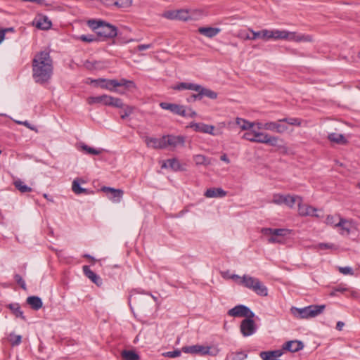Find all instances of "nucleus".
Segmentation results:
<instances>
[{
  "label": "nucleus",
  "mask_w": 360,
  "mask_h": 360,
  "mask_svg": "<svg viewBox=\"0 0 360 360\" xmlns=\"http://www.w3.org/2000/svg\"><path fill=\"white\" fill-rule=\"evenodd\" d=\"M238 283L252 290L258 295L267 296L268 295L267 288L258 278L255 277L244 275L241 277V281H239Z\"/></svg>",
  "instance_id": "nucleus-3"
},
{
  "label": "nucleus",
  "mask_w": 360,
  "mask_h": 360,
  "mask_svg": "<svg viewBox=\"0 0 360 360\" xmlns=\"http://www.w3.org/2000/svg\"><path fill=\"white\" fill-rule=\"evenodd\" d=\"M14 279L16 283L23 289L26 290V284L25 281L22 279L20 275L15 274Z\"/></svg>",
  "instance_id": "nucleus-54"
},
{
  "label": "nucleus",
  "mask_w": 360,
  "mask_h": 360,
  "mask_svg": "<svg viewBox=\"0 0 360 360\" xmlns=\"http://www.w3.org/2000/svg\"><path fill=\"white\" fill-rule=\"evenodd\" d=\"M339 271L344 275H353L354 271L349 266L339 267Z\"/></svg>",
  "instance_id": "nucleus-56"
},
{
  "label": "nucleus",
  "mask_w": 360,
  "mask_h": 360,
  "mask_svg": "<svg viewBox=\"0 0 360 360\" xmlns=\"http://www.w3.org/2000/svg\"><path fill=\"white\" fill-rule=\"evenodd\" d=\"M205 196L207 198H223L226 196V192L221 188H210L205 193Z\"/></svg>",
  "instance_id": "nucleus-26"
},
{
  "label": "nucleus",
  "mask_w": 360,
  "mask_h": 360,
  "mask_svg": "<svg viewBox=\"0 0 360 360\" xmlns=\"http://www.w3.org/2000/svg\"><path fill=\"white\" fill-rule=\"evenodd\" d=\"M298 206V213L300 216L306 217V216H312L316 217H319V215L316 214L317 210L307 204H303L302 201H300L297 203Z\"/></svg>",
  "instance_id": "nucleus-14"
},
{
  "label": "nucleus",
  "mask_w": 360,
  "mask_h": 360,
  "mask_svg": "<svg viewBox=\"0 0 360 360\" xmlns=\"http://www.w3.org/2000/svg\"><path fill=\"white\" fill-rule=\"evenodd\" d=\"M27 303L34 310H39L42 307V301L40 297L37 296H30L27 298Z\"/></svg>",
  "instance_id": "nucleus-30"
},
{
  "label": "nucleus",
  "mask_w": 360,
  "mask_h": 360,
  "mask_svg": "<svg viewBox=\"0 0 360 360\" xmlns=\"http://www.w3.org/2000/svg\"><path fill=\"white\" fill-rule=\"evenodd\" d=\"M53 60L49 51L37 53L32 60V77L35 82L44 84L53 75Z\"/></svg>",
  "instance_id": "nucleus-1"
},
{
  "label": "nucleus",
  "mask_w": 360,
  "mask_h": 360,
  "mask_svg": "<svg viewBox=\"0 0 360 360\" xmlns=\"http://www.w3.org/2000/svg\"><path fill=\"white\" fill-rule=\"evenodd\" d=\"M237 37L245 40H253L252 39V36H250L248 34L242 30L238 32Z\"/></svg>",
  "instance_id": "nucleus-59"
},
{
  "label": "nucleus",
  "mask_w": 360,
  "mask_h": 360,
  "mask_svg": "<svg viewBox=\"0 0 360 360\" xmlns=\"http://www.w3.org/2000/svg\"><path fill=\"white\" fill-rule=\"evenodd\" d=\"M236 123L242 130H248L255 126V122H250L240 117L236 118Z\"/></svg>",
  "instance_id": "nucleus-36"
},
{
  "label": "nucleus",
  "mask_w": 360,
  "mask_h": 360,
  "mask_svg": "<svg viewBox=\"0 0 360 360\" xmlns=\"http://www.w3.org/2000/svg\"><path fill=\"white\" fill-rule=\"evenodd\" d=\"M247 354L243 352H233L230 354L231 360H244Z\"/></svg>",
  "instance_id": "nucleus-46"
},
{
  "label": "nucleus",
  "mask_w": 360,
  "mask_h": 360,
  "mask_svg": "<svg viewBox=\"0 0 360 360\" xmlns=\"http://www.w3.org/2000/svg\"><path fill=\"white\" fill-rule=\"evenodd\" d=\"M22 340V337L20 335H15L11 333L8 337V341L13 346H17L20 344Z\"/></svg>",
  "instance_id": "nucleus-45"
},
{
  "label": "nucleus",
  "mask_w": 360,
  "mask_h": 360,
  "mask_svg": "<svg viewBox=\"0 0 360 360\" xmlns=\"http://www.w3.org/2000/svg\"><path fill=\"white\" fill-rule=\"evenodd\" d=\"M81 148L86 153L90 154V155H99L103 151V149H96V148H91L84 143L82 144Z\"/></svg>",
  "instance_id": "nucleus-42"
},
{
  "label": "nucleus",
  "mask_w": 360,
  "mask_h": 360,
  "mask_svg": "<svg viewBox=\"0 0 360 360\" xmlns=\"http://www.w3.org/2000/svg\"><path fill=\"white\" fill-rule=\"evenodd\" d=\"M103 21L102 20H89L87 22V24L90 28H91L96 33L98 31L101 24Z\"/></svg>",
  "instance_id": "nucleus-44"
},
{
  "label": "nucleus",
  "mask_w": 360,
  "mask_h": 360,
  "mask_svg": "<svg viewBox=\"0 0 360 360\" xmlns=\"http://www.w3.org/2000/svg\"><path fill=\"white\" fill-rule=\"evenodd\" d=\"M87 103L89 105L102 103L106 106H112L115 108H122L124 106V103L120 98L106 94L98 96H90L87 98Z\"/></svg>",
  "instance_id": "nucleus-5"
},
{
  "label": "nucleus",
  "mask_w": 360,
  "mask_h": 360,
  "mask_svg": "<svg viewBox=\"0 0 360 360\" xmlns=\"http://www.w3.org/2000/svg\"><path fill=\"white\" fill-rule=\"evenodd\" d=\"M198 84L191 82H180L173 87L174 90H191L197 92Z\"/></svg>",
  "instance_id": "nucleus-28"
},
{
  "label": "nucleus",
  "mask_w": 360,
  "mask_h": 360,
  "mask_svg": "<svg viewBox=\"0 0 360 360\" xmlns=\"http://www.w3.org/2000/svg\"><path fill=\"white\" fill-rule=\"evenodd\" d=\"M121 355L123 360H137L139 358V355L132 350H124Z\"/></svg>",
  "instance_id": "nucleus-40"
},
{
  "label": "nucleus",
  "mask_w": 360,
  "mask_h": 360,
  "mask_svg": "<svg viewBox=\"0 0 360 360\" xmlns=\"http://www.w3.org/2000/svg\"><path fill=\"white\" fill-rule=\"evenodd\" d=\"M304 347L302 342L300 340H290L285 342L283 345V349L288 350L291 352H298Z\"/></svg>",
  "instance_id": "nucleus-21"
},
{
  "label": "nucleus",
  "mask_w": 360,
  "mask_h": 360,
  "mask_svg": "<svg viewBox=\"0 0 360 360\" xmlns=\"http://www.w3.org/2000/svg\"><path fill=\"white\" fill-rule=\"evenodd\" d=\"M193 160L196 165L207 166L211 164L210 160L203 155H195Z\"/></svg>",
  "instance_id": "nucleus-38"
},
{
  "label": "nucleus",
  "mask_w": 360,
  "mask_h": 360,
  "mask_svg": "<svg viewBox=\"0 0 360 360\" xmlns=\"http://www.w3.org/2000/svg\"><path fill=\"white\" fill-rule=\"evenodd\" d=\"M255 131H256L245 132L243 136V139L250 141L251 142H255Z\"/></svg>",
  "instance_id": "nucleus-53"
},
{
  "label": "nucleus",
  "mask_w": 360,
  "mask_h": 360,
  "mask_svg": "<svg viewBox=\"0 0 360 360\" xmlns=\"http://www.w3.org/2000/svg\"><path fill=\"white\" fill-rule=\"evenodd\" d=\"M15 187L21 193H28L32 191V188L27 186L20 179H17L13 182Z\"/></svg>",
  "instance_id": "nucleus-39"
},
{
  "label": "nucleus",
  "mask_w": 360,
  "mask_h": 360,
  "mask_svg": "<svg viewBox=\"0 0 360 360\" xmlns=\"http://www.w3.org/2000/svg\"><path fill=\"white\" fill-rule=\"evenodd\" d=\"M184 353L200 354L201 355L216 356L218 354L219 349L216 347L202 346L199 345L186 346L182 347Z\"/></svg>",
  "instance_id": "nucleus-6"
},
{
  "label": "nucleus",
  "mask_w": 360,
  "mask_h": 360,
  "mask_svg": "<svg viewBox=\"0 0 360 360\" xmlns=\"http://www.w3.org/2000/svg\"><path fill=\"white\" fill-rule=\"evenodd\" d=\"M319 248L321 250L333 248L334 245L330 243H319Z\"/></svg>",
  "instance_id": "nucleus-61"
},
{
  "label": "nucleus",
  "mask_w": 360,
  "mask_h": 360,
  "mask_svg": "<svg viewBox=\"0 0 360 360\" xmlns=\"http://www.w3.org/2000/svg\"><path fill=\"white\" fill-rule=\"evenodd\" d=\"M82 269L84 274L89 279H90L94 284H96L98 287L102 285L103 281L101 278L96 273H94L93 271H91L88 266H84Z\"/></svg>",
  "instance_id": "nucleus-17"
},
{
  "label": "nucleus",
  "mask_w": 360,
  "mask_h": 360,
  "mask_svg": "<svg viewBox=\"0 0 360 360\" xmlns=\"http://www.w3.org/2000/svg\"><path fill=\"white\" fill-rule=\"evenodd\" d=\"M52 25L51 22L46 16L39 17L36 22V27L40 30H49Z\"/></svg>",
  "instance_id": "nucleus-33"
},
{
  "label": "nucleus",
  "mask_w": 360,
  "mask_h": 360,
  "mask_svg": "<svg viewBox=\"0 0 360 360\" xmlns=\"http://www.w3.org/2000/svg\"><path fill=\"white\" fill-rule=\"evenodd\" d=\"M266 125H267V122L262 123V122H255V126H257L258 129H265L266 130Z\"/></svg>",
  "instance_id": "nucleus-64"
},
{
  "label": "nucleus",
  "mask_w": 360,
  "mask_h": 360,
  "mask_svg": "<svg viewBox=\"0 0 360 360\" xmlns=\"http://www.w3.org/2000/svg\"><path fill=\"white\" fill-rule=\"evenodd\" d=\"M145 143L148 147L154 149H163L165 148V142L163 141V136L160 139L153 137H146L145 139Z\"/></svg>",
  "instance_id": "nucleus-18"
},
{
  "label": "nucleus",
  "mask_w": 360,
  "mask_h": 360,
  "mask_svg": "<svg viewBox=\"0 0 360 360\" xmlns=\"http://www.w3.org/2000/svg\"><path fill=\"white\" fill-rule=\"evenodd\" d=\"M96 34L104 38H113L117 34V27L103 21Z\"/></svg>",
  "instance_id": "nucleus-9"
},
{
  "label": "nucleus",
  "mask_w": 360,
  "mask_h": 360,
  "mask_svg": "<svg viewBox=\"0 0 360 360\" xmlns=\"http://www.w3.org/2000/svg\"><path fill=\"white\" fill-rule=\"evenodd\" d=\"M339 217H341L339 214L328 215L325 222L327 225L336 228V224H338Z\"/></svg>",
  "instance_id": "nucleus-43"
},
{
  "label": "nucleus",
  "mask_w": 360,
  "mask_h": 360,
  "mask_svg": "<svg viewBox=\"0 0 360 360\" xmlns=\"http://www.w3.org/2000/svg\"><path fill=\"white\" fill-rule=\"evenodd\" d=\"M285 39L296 42L300 41H311V37L309 35L300 34L296 32H289L286 30Z\"/></svg>",
  "instance_id": "nucleus-19"
},
{
  "label": "nucleus",
  "mask_w": 360,
  "mask_h": 360,
  "mask_svg": "<svg viewBox=\"0 0 360 360\" xmlns=\"http://www.w3.org/2000/svg\"><path fill=\"white\" fill-rule=\"evenodd\" d=\"M284 236L272 235L268 238L269 243H283L284 240L282 238Z\"/></svg>",
  "instance_id": "nucleus-49"
},
{
  "label": "nucleus",
  "mask_w": 360,
  "mask_h": 360,
  "mask_svg": "<svg viewBox=\"0 0 360 360\" xmlns=\"http://www.w3.org/2000/svg\"><path fill=\"white\" fill-rule=\"evenodd\" d=\"M122 108H123V110L122 111L121 118L123 120L133 112V108L131 106L124 104V106Z\"/></svg>",
  "instance_id": "nucleus-47"
},
{
  "label": "nucleus",
  "mask_w": 360,
  "mask_h": 360,
  "mask_svg": "<svg viewBox=\"0 0 360 360\" xmlns=\"http://www.w3.org/2000/svg\"><path fill=\"white\" fill-rule=\"evenodd\" d=\"M283 122H280L278 120L277 122H268L266 125V130L276 132L278 134H283L288 130V127L282 124Z\"/></svg>",
  "instance_id": "nucleus-16"
},
{
  "label": "nucleus",
  "mask_w": 360,
  "mask_h": 360,
  "mask_svg": "<svg viewBox=\"0 0 360 360\" xmlns=\"http://www.w3.org/2000/svg\"><path fill=\"white\" fill-rule=\"evenodd\" d=\"M79 39L82 41L88 42V43L93 42V41L97 40L96 37L92 34H87V35L83 34V35H81L80 37H79Z\"/></svg>",
  "instance_id": "nucleus-52"
},
{
  "label": "nucleus",
  "mask_w": 360,
  "mask_h": 360,
  "mask_svg": "<svg viewBox=\"0 0 360 360\" xmlns=\"http://www.w3.org/2000/svg\"><path fill=\"white\" fill-rule=\"evenodd\" d=\"M186 100L188 103L201 100L200 92H197L196 94H191Z\"/></svg>",
  "instance_id": "nucleus-58"
},
{
  "label": "nucleus",
  "mask_w": 360,
  "mask_h": 360,
  "mask_svg": "<svg viewBox=\"0 0 360 360\" xmlns=\"http://www.w3.org/2000/svg\"><path fill=\"white\" fill-rule=\"evenodd\" d=\"M284 196H285V195L274 194L273 195V198L271 200V202L274 203L276 205H283Z\"/></svg>",
  "instance_id": "nucleus-48"
},
{
  "label": "nucleus",
  "mask_w": 360,
  "mask_h": 360,
  "mask_svg": "<svg viewBox=\"0 0 360 360\" xmlns=\"http://www.w3.org/2000/svg\"><path fill=\"white\" fill-rule=\"evenodd\" d=\"M189 127L192 128L195 131L202 132L211 135H216L214 133V127L213 125L206 124L202 122H191Z\"/></svg>",
  "instance_id": "nucleus-15"
},
{
  "label": "nucleus",
  "mask_w": 360,
  "mask_h": 360,
  "mask_svg": "<svg viewBox=\"0 0 360 360\" xmlns=\"http://www.w3.org/2000/svg\"><path fill=\"white\" fill-rule=\"evenodd\" d=\"M160 106L162 109L169 110L175 115H181L182 117L186 116V108L184 105L167 102H162L160 103Z\"/></svg>",
  "instance_id": "nucleus-13"
},
{
  "label": "nucleus",
  "mask_w": 360,
  "mask_h": 360,
  "mask_svg": "<svg viewBox=\"0 0 360 360\" xmlns=\"http://www.w3.org/2000/svg\"><path fill=\"white\" fill-rule=\"evenodd\" d=\"M162 168H170L174 171H182L184 167L180 164L179 161L176 158L167 160L162 165Z\"/></svg>",
  "instance_id": "nucleus-25"
},
{
  "label": "nucleus",
  "mask_w": 360,
  "mask_h": 360,
  "mask_svg": "<svg viewBox=\"0 0 360 360\" xmlns=\"http://www.w3.org/2000/svg\"><path fill=\"white\" fill-rule=\"evenodd\" d=\"M299 200L302 201V198L301 196L285 195L283 204L292 208L294 207L295 202L298 203Z\"/></svg>",
  "instance_id": "nucleus-31"
},
{
  "label": "nucleus",
  "mask_w": 360,
  "mask_h": 360,
  "mask_svg": "<svg viewBox=\"0 0 360 360\" xmlns=\"http://www.w3.org/2000/svg\"><path fill=\"white\" fill-rule=\"evenodd\" d=\"M252 318L248 317L240 323V330L244 337L250 336L256 332L257 326Z\"/></svg>",
  "instance_id": "nucleus-7"
},
{
  "label": "nucleus",
  "mask_w": 360,
  "mask_h": 360,
  "mask_svg": "<svg viewBox=\"0 0 360 360\" xmlns=\"http://www.w3.org/2000/svg\"><path fill=\"white\" fill-rule=\"evenodd\" d=\"M181 352L179 349H175L174 351H169L167 352L162 353V356L165 357H169V358H176L181 355Z\"/></svg>",
  "instance_id": "nucleus-50"
},
{
  "label": "nucleus",
  "mask_w": 360,
  "mask_h": 360,
  "mask_svg": "<svg viewBox=\"0 0 360 360\" xmlns=\"http://www.w3.org/2000/svg\"><path fill=\"white\" fill-rule=\"evenodd\" d=\"M228 314L233 317H254L255 314L245 305H237L228 311Z\"/></svg>",
  "instance_id": "nucleus-8"
},
{
  "label": "nucleus",
  "mask_w": 360,
  "mask_h": 360,
  "mask_svg": "<svg viewBox=\"0 0 360 360\" xmlns=\"http://www.w3.org/2000/svg\"><path fill=\"white\" fill-rule=\"evenodd\" d=\"M267 352H268V354H269L271 356H273L275 359L277 357H279L282 355V352L280 350H275V351Z\"/></svg>",
  "instance_id": "nucleus-62"
},
{
  "label": "nucleus",
  "mask_w": 360,
  "mask_h": 360,
  "mask_svg": "<svg viewBox=\"0 0 360 360\" xmlns=\"http://www.w3.org/2000/svg\"><path fill=\"white\" fill-rule=\"evenodd\" d=\"M336 228L339 229V233L342 236H349L352 229L354 228V223L352 219H346L339 217Z\"/></svg>",
  "instance_id": "nucleus-10"
},
{
  "label": "nucleus",
  "mask_w": 360,
  "mask_h": 360,
  "mask_svg": "<svg viewBox=\"0 0 360 360\" xmlns=\"http://www.w3.org/2000/svg\"><path fill=\"white\" fill-rule=\"evenodd\" d=\"M248 30L252 34V39L254 40L257 38L269 40L270 30H262L261 31L255 32L252 29L249 28Z\"/></svg>",
  "instance_id": "nucleus-32"
},
{
  "label": "nucleus",
  "mask_w": 360,
  "mask_h": 360,
  "mask_svg": "<svg viewBox=\"0 0 360 360\" xmlns=\"http://www.w3.org/2000/svg\"><path fill=\"white\" fill-rule=\"evenodd\" d=\"M198 12L195 10H187V9H180L176 10L177 13V20L188 21L193 19V15L195 13Z\"/></svg>",
  "instance_id": "nucleus-23"
},
{
  "label": "nucleus",
  "mask_w": 360,
  "mask_h": 360,
  "mask_svg": "<svg viewBox=\"0 0 360 360\" xmlns=\"http://www.w3.org/2000/svg\"><path fill=\"white\" fill-rule=\"evenodd\" d=\"M197 92H200L201 99L206 96L210 99H216L217 98V93L210 89L203 87L202 86L198 84V87L197 89Z\"/></svg>",
  "instance_id": "nucleus-27"
},
{
  "label": "nucleus",
  "mask_w": 360,
  "mask_h": 360,
  "mask_svg": "<svg viewBox=\"0 0 360 360\" xmlns=\"http://www.w3.org/2000/svg\"><path fill=\"white\" fill-rule=\"evenodd\" d=\"M80 181H82V180L80 179H75L73 181L72 185V191L77 195L82 194V193L88 194L89 193H88L87 190L85 188H83L80 186V184H79ZM82 182H84V181H82Z\"/></svg>",
  "instance_id": "nucleus-35"
},
{
  "label": "nucleus",
  "mask_w": 360,
  "mask_h": 360,
  "mask_svg": "<svg viewBox=\"0 0 360 360\" xmlns=\"http://www.w3.org/2000/svg\"><path fill=\"white\" fill-rule=\"evenodd\" d=\"M163 141L165 142V148L167 147L174 148L178 146H184L185 143V139L182 136H163Z\"/></svg>",
  "instance_id": "nucleus-11"
},
{
  "label": "nucleus",
  "mask_w": 360,
  "mask_h": 360,
  "mask_svg": "<svg viewBox=\"0 0 360 360\" xmlns=\"http://www.w3.org/2000/svg\"><path fill=\"white\" fill-rule=\"evenodd\" d=\"M280 122L288 123V124L292 126L300 127L302 125L303 120L297 117H286L280 119Z\"/></svg>",
  "instance_id": "nucleus-41"
},
{
  "label": "nucleus",
  "mask_w": 360,
  "mask_h": 360,
  "mask_svg": "<svg viewBox=\"0 0 360 360\" xmlns=\"http://www.w3.org/2000/svg\"><path fill=\"white\" fill-rule=\"evenodd\" d=\"M330 141L340 145H345L347 143V140L344 135L338 133H330L328 136Z\"/></svg>",
  "instance_id": "nucleus-29"
},
{
  "label": "nucleus",
  "mask_w": 360,
  "mask_h": 360,
  "mask_svg": "<svg viewBox=\"0 0 360 360\" xmlns=\"http://www.w3.org/2000/svg\"><path fill=\"white\" fill-rule=\"evenodd\" d=\"M261 233L264 236H269V237L272 236V235L286 236L290 233V230L285 229L262 228Z\"/></svg>",
  "instance_id": "nucleus-22"
},
{
  "label": "nucleus",
  "mask_w": 360,
  "mask_h": 360,
  "mask_svg": "<svg viewBox=\"0 0 360 360\" xmlns=\"http://www.w3.org/2000/svg\"><path fill=\"white\" fill-rule=\"evenodd\" d=\"M132 4V0H119V8H128Z\"/></svg>",
  "instance_id": "nucleus-55"
},
{
  "label": "nucleus",
  "mask_w": 360,
  "mask_h": 360,
  "mask_svg": "<svg viewBox=\"0 0 360 360\" xmlns=\"http://www.w3.org/2000/svg\"><path fill=\"white\" fill-rule=\"evenodd\" d=\"M92 82L96 83L102 89H108L110 91L118 92L120 94H123V92H120L116 89L117 87L124 86L127 89L136 88V84L133 81L127 80L126 79H121L119 81L116 79H98L94 80Z\"/></svg>",
  "instance_id": "nucleus-2"
},
{
  "label": "nucleus",
  "mask_w": 360,
  "mask_h": 360,
  "mask_svg": "<svg viewBox=\"0 0 360 360\" xmlns=\"http://www.w3.org/2000/svg\"><path fill=\"white\" fill-rule=\"evenodd\" d=\"M102 191L106 193H110V196L109 197L111 200L114 202H119L123 195V191L121 189H115L110 187H103Z\"/></svg>",
  "instance_id": "nucleus-20"
},
{
  "label": "nucleus",
  "mask_w": 360,
  "mask_h": 360,
  "mask_svg": "<svg viewBox=\"0 0 360 360\" xmlns=\"http://www.w3.org/2000/svg\"><path fill=\"white\" fill-rule=\"evenodd\" d=\"M255 143L269 144L271 146H276L278 144V137L270 136L266 133L255 131Z\"/></svg>",
  "instance_id": "nucleus-12"
},
{
  "label": "nucleus",
  "mask_w": 360,
  "mask_h": 360,
  "mask_svg": "<svg viewBox=\"0 0 360 360\" xmlns=\"http://www.w3.org/2000/svg\"><path fill=\"white\" fill-rule=\"evenodd\" d=\"M286 30H270L269 39H285Z\"/></svg>",
  "instance_id": "nucleus-37"
},
{
  "label": "nucleus",
  "mask_w": 360,
  "mask_h": 360,
  "mask_svg": "<svg viewBox=\"0 0 360 360\" xmlns=\"http://www.w3.org/2000/svg\"><path fill=\"white\" fill-rule=\"evenodd\" d=\"M162 16L169 20H177L176 10L167 11L163 13Z\"/></svg>",
  "instance_id": "nucleus-51"
},
{
  "label": "nucleus",
  "mask_w": 360,
  "mask_h": 360,
  "mask_svg": "<svg viewBox=\"0 0 360 360\" xmlns=\"http://www.w3.org/2000/svg\"><path fill=\"white\" fill-rule=\"evenodd\" d=\"M347 290V288L342 285L336 286L333 288V290L330 293V296H335L336 292H344Z\"/></svg>",
  "instance_id": "nucleus-57"
},
{
  "label": "nucleus",
  "mask_w": 360,
  "mask_h": 360,
  "mask_svg": "<svg viewBox=\"0 0 360 360\" xmlns=\"http://www.w3.org/2000/svg\"><path fill=\"white\" fill-rule=\"evenodd\" d=\"M153 46L151 44H140L137 46V49L139 51H143V50H146V49H150Z\"/></svg>",
  "instance_id": "nucleus-63"
},
{
  "label": "nucleus",
  "mask_w": 360,
  "mask_h": 360,
  "mask_svg": "<svg viewBox=\"0 0 360 360\" xmlns=\"http://www.w3.org/2000/svg\"><path fill=\"white\" fill-rule=\"evenodd\" d=\"M221 32V29L212 27H201L198 29V32L208 38H212L217 36Z\"/></svg>",
  "instance_id": "nucleus-24"
},
{
  "label": "nucleus",
  "mask_w": 360,
  "mask_h": 360,
  "mask_svg": "<svg viewBox=\"0 0 360 360\" xmlns=\"http://www.w3.org/2000/svg\"><path fill=\"white\" fill-rule=\"evenodd\" d=\"M260 356L263 360H274L275 358L271 356L268 352H262L260 354Z\"/></svg>",
  "instance_id": "nucleus-60"
},
{
  "label": "nucleus",
  "mask_w": 360,
  "mask_h": 360,
  "mask_svg": "<svg viewBox=\"0 0 360 360\" xmlns=\"http://www.w3.org/2000/svg\"><path fill=\"white\" fill-rule=\"evenodd\" d=\"M8 307L11 309V311L13 313V314L15 317L20 318L22 320L25 321V317L23 315V312L21 310V308H20V306L19 305V304H18V303H12V304H10L8 306Z\"/></svg>",
  "instance_id": "nucleus-34"
},
{
  "label": "nucleus",
  "mask_w": 360,
  "mask_h": 360,
  "mask_svg": "<svg viewBox=\"0 0 360 360\" xmlns=\"http://www.w3.org/2000/svg\"><path fill=\"white\" fill-rule=\"evenodd\" d=\"M326 308V305H309L308 307L304 308H297L292 307L291 308L292 314L300 319H309L315 317L319 314H321L324 309Z\"/></svg>",
  "instance_id": "nucleus-4"
}]
</instances>
